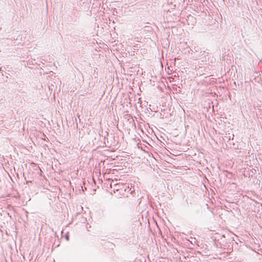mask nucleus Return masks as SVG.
<instances>
[{"label":"nucleus","mask_w":262,"mask_h":262,"mask_svg":"<svg viewBox=\"0 0 262 262\" xmlns=\"http://www.w3.org/2000/svg\"><path fill=\"white\" fill-rule=\"evenodd\" d=\"M110 186L112 188H113V190L114 192L115 191H118L119 190H122L124 189L125 191H126V188H124V186L122 184H117V183H113V182H111L110 184Z\"/></svg>","instance_id":"f257e3e1"},{"label":"nucleus","mask_w":262,"mask_h":262,"mask_svg":"<svg viewBox=\"0 0 262 262\" xmlns=\"http://www.w3.org/2000/svg\"><path fill=\"white\" fill-rule=\"evenodd\" d=\"M65 238H66L67 241H69V235L68 234H67L65 235Z\"/></svg>","instance_id":"f03ea898"}]
</instances>
